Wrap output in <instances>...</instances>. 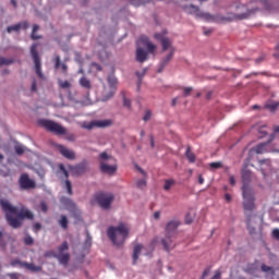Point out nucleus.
Segmentation results:
<instances>
[{
	"label": "nucleus",
	"mask_w": 279,
	"mask_h": 279,
	"mask_svg": "<svg viewBox=\"0 0 279 279\" xmlns=\"http://www.w3.org/2000/svg\"><path fill=\"white\" fill-rule=\"evenodd\" d=\"M0 207L4 213L5 221L14 230L20 229L24 220H34L33 211L24 205L19 209L16 206L10 204L8 199L0 198Z\"/></svg>",
	"instance_id": "obj_1"
},
{
	"label": "nucleus",
	"mask_w": 279,
	"mask_h": 279,
	"mask_svg": "<svg viewBox=\"0 0 279 279\" xmlns=\"http://www.w3.org/2000/svg\"><path fill=\"white\" fill-rule=\"evenodd\" d=\"M129 234L130 229L122 222L118 225V227H109V229H107V236H109L111 243L116 246L123 245Z\"/></svg>",
	"instance_id": "obj_2"
},
{
	"label": "nucleus",
	"mask_w": 279,
	"mask_h": 279,
	"mask_svg": "<svg viewBox=\"0 0 279 279\" xmlns=\"http://www.w3.org/2000/svg\"><path fill=\"white\" fill-rule=\"evenodd\" d=\"M99 169L101 173L114 174L117 171V165L114 158L106 151L99 155Z\"/></svg>",
	"instance_id": "obj_3"
},
{
	"label": "nucleus",
	"mask_w": 279,
	"mask_h": 279,
	"mask_svg": "<svg viewBox=\"0 0 279 279\" xmlns=\"http://www.w3.org/2000/svg\"><path fill=\"white\" fill-rule=\"evenodd\" d=\"M243 199L244 210L252 213L255 209V194L253 189L243 187Z\"/></svg>",
	"instance_id": "obj_4"
},
{
	"label": "nucleus",
	"mask_w": 279,
	"mask_h": 279,
	"mask_svg": "<svg viewBox=\"0 0 279 279\" xmlns=\"http://www.w3.org/2000/svg\"><path fill=\"white\" fill-rule=\"evenodd\" d=\"M43 126L46 128L48 132H51L57 136H63L66 134V129L64 126L51 120H44Z\"/></svg>",
	"instance_id": "obj_5"
},
{
	"label": "nucleus",
	"mask_w": 279,
	"mask_h": 279,
	"mask_svg": "<svg viewBox=\"0 0 279 279\" xmlns=\"http://www.w3.org/2000/svg\"><path fill=\"white\" fill-rule=\"evenodd\" d=\"M38 44H33L31 47V54L33 62L35 63V72L37 76H39L40 80H45V75L41 72V63H40V58H39V52H38Z\"/></svg>",
	"instance_id": "obj_6"
},
{
	"label": "nucleus",
	"mask_w": 279,
	"mask_h": 279,
	"mask_svg": "<svg viewBox=\"0 0 279 279\" xmlns=\"http://www.w3.org/2000/svg\"><path fill=\"white\" fill-rule=\"evenodd\" d=\"M113 194L99 193L98 195H96V202L104 209H109L111 204L113 203Z\"/></svg>",
	"instance_id": "obj_7"
},
{
	"label": "nucleus",
	"mask_w": 279,
	"mask_h": 279,
	"mask_svg": "<svg viewBox=\"0 0 279 279\" xmlns=\"http://www.w3.org/2000/svg\"><path fill=\"white\" fill-rule=\"evenodd\" d=\"M19 184L22 191H28L36 187L35 181L33 179H29V175L27 173L20 175Z\"/></svg>",
	"instance_id": "obj_8"
},
{
	"label": "nucleus",
	"mask_w": 279,
	"mask_h": 279,
	"mask_svg": "<svg viewBox=\"0 0 279 279\" xmlns=\"http://www.w3.org/2000/svg\"><path fill=\"white\" fill-rule=\"evenodd\" d=\"M113 124L111 120H94L88 124H83L82 128L86 130H93L94 128H110Z\"/></svg>",
	"instance_id": "obj_9"
},
{
	"label": "nucleus",
	"mask_w": 279,
	"mask_h": 279,
	"mask_svg": "<svg viewBox=\"0 0 279 279\" xmlns=\"http://www.w3.org/2000/svg\"><path fill=\"white\" fill-rule=\"evenodd\" d=\"M185 11L192 15H195L196 17L209 21L210 20V14L209 13H204L201 11V9L194 4L187 5L185 8Z\"/></svg>",
	"instance_id": "obj_10"
},
{
	"label": "nucleus",
	"mask_w": 279,
	"mask_h": 279,
	"mask_svg": "<svg viewBox=\"0 0 279 279\" xmlns=\"http://www.w3.org/2000/svg\"><path fill=\"white\" fill-rule=\"evenodd\" d=\"M107 81L109 82V85H110V92L109 94H102V98H101L102 101L110 100L114 96L117 90V77H114L113 75H110L107 78Z\"/></svg>",
	"instance_id": "obj_11"
},
{
	"label": "nucleus",
	"mask_w": 279,
	"mask_h": 279,
	"mask_svg": "<svg viewBox=\"0 0 279 279\" xmlns=\"http://www.w3.org/2000/svg\"><path fill=\"white\" fill-rule=\"evenodd\" d=\"M69 171L72 172L73 175L78 177L83 173H86L87 170V163L86 162H80L76 166H69Z\"/></svg>",
	"instance_id": "obj_12"
},
{
	"label": "nucleus",
	"mask_w": 279,
	"mask_h": 279,
	"mask_svg": "<svg viewBox=\"0 0 279 279\" xmlns=\"http://www.w3.org/2000/svg\"><path fill=\"white\" fill-rule=\"evenodd\" d=\"M173 235H168L160 240L161 246H163V251L170 252L175 247V243L173 242Z\"/></svg>",
	"instance_id": "obj_13"
},
{
	"label": "nucleus",
	"mask_w": 279,
	"mask_h": 279,
	"mask_svg": "<svg viewBox=\"0 0 279 279\" xmlns=\"http://www.w3.org/2000/svg\"><path fill=\"white\" fill-rule=\"evenodd\" d=\"M181 222L178 219L170 220L168 225H166L165 232L168 235H174L178 231Z\"/></svg>",
	"instance_id": "obj_14"
},
{
	"label": "nucleus",
	"mask_w": 279,
	"mask_h": 279,
	"mask_svg": "<svg viewBox=\"0 0 279 279\" xmlns=\"http://www.w3.org/2000/svg\"><path fill=\"white\" fill-rule=\"evenodd\" d=\"M241 179L243 181V187H241V190L244 191V186H246L248 190H252L250 186V182H252V171L243 169V171H241Z\"/></svg>",
	"instance_id": "obj_15"
},
{
	"label": "nucleus",
	"mask_w": 279,
	"mask_h": 279,
	"mask_svg": "<svg viewBox=\"0 0 279 279\" xmlns=\"http://www.w3.org/2000/svg\"><path fill=\"white\" fill-rule=\"evenodd\" d=\"M61 204L66 208L68 211L70 213H77L76 204L72 199L62 196L61 197Z\"/></svg>",
	"instance_id": "obj_16"
},
{
	"label": "nucleus",
	"mask_w": 279,
	"mask_h": 279,
	"mask_svg": "<svg viewBox=\"0 0 279 279\" xmlns=\"http://www.w3.org/2000/svg\"><path fill=\"white\" fill-rule=\"evenodd\" d=\"M154 38L161 43L163 51H167L172 46V41L168 38H163L161 34H155Z\"/></svg>",
	"instance_id": "obj_17"
},
{
	"label": "nucleus",
	"mask_w": 279,
	"mask_h": 279,
	"mask_svg": "<svg viewBox=\"0 0 279 279\" xmlns=\"http://www.w3.org/2000/svg\"><path fill=\"white\" fill-rule=\"evenodd\" d=\"M59 153L69 160H75L76 158L75 151L68 149L65 146H59Z\"/></svg>",
	"instance_id": "obj_18"
},
{
	"label": "nucleus",
	"mask_w": 279,
	"mask_h": 279,
	"mask_svg": "<svg viewBox=\"0 0 279 279\" xmlns=\"http://www.w3.org/2000/svg\"><path fill=\"white\" fill-rule=\"evenodd\" d=\"M140 43H142L144 47H147L149 53H154V51H156V45L151 44L147 36L140 37Z\"/></svg>",
	"instance_id": "obj_19"
},
{
	"label": "nucleus",
	"mask_w": 279,
	"mask_h": 279,
	"mask_svg": "<svg viewBox=\"0 0 279 279\" xmlns=\"http://www.w3.org/2000/svg\"><path fill=\"white\" fill-rule=\"evenodd\" d=\"M173 56H174V48H171V51L169 52L168 57H166L163 60H161L159 69H158V73L163 72V69L167 68L169 62L173 59Z\"/></svg>",
	"instance_id": "obj_20"
},
{
	"label": "nucleus",
	"mask_w": 279,
	"mask_h": 279,
	"mask_svg": "<svg viewBox=\"0 0 279 279\" xmlns=\"http://www.w3.org/2000/svg\"><path fill=\"white\" fill-rule=\"evenodd\" d=\"M28 23L27 22H21L19 24H15L13 26H8V33L12 34L13 32H19L21 29H27Z\"/></svg>",
	"instance_id": "obj_21"
},
{
	"label": "nucleus",
	"mask_w": 279,
	"mask_h": 279,
	"mask_svg": "<svg viewBox=\"0 0 279 279\" xmlns=\"http://www.w3.org/2000/svg\"><path fill=\"white\" fill-rule=\"evenodd\" d=\"M78 84H80L81 88H84L86 92H89L93 88L92 81L85 76L80 78Z\"/></svg>",
	"instance_id": "obj_22"
},
{
	"label": "nucleus",
	"mask_w": 279,
	"mask_h": 279,
	"mask_svg": "<svg viewBox=\"0 0 279 279\" xmlns=\"http://www.w3.org/2000/svg\"><path fill=\"white\" fill-rule=\"evenodd\" d=\"M148 58V53L143 48H137L136 50V60L140 63H145Z\"/></svg>",
	"instance_id": "obj_23"
},
{
	"label": "nucleus",
	"mask_w": 279,
	"mask_h": 279,
	"mask_svg": "<svg viewBox=\"0 0 279 279\" xmlns=\"http://www.w3.org/2000/svg\"><path fill=\"white\" fill-rule=\"evenodd\" d=\"M54 258L59 260V264L66 266L69 264V260L71 259V255L69 253H62L54 255Z\"/></svg>",
	"instance_id": "obj_24"
},
{
	"label": "nucleus",
	"mask_w": 279,
	"mask_h": 279,
	"mask_svg": "<svg viewBox=\"0 0 279 279\" xmlns=\"http://www.w3.org/2000/svg\"><path fill=\"white\" fill-rule=\"evenodd\" d=\"M266 143H262L257 146H255L254 148H251L250 153H255L257 155H263L265 153H267L268 150L266 149Z\"/></svg>",
	"instance_id": "obj_25"
},
{
	"label": "nucleus",
	"mask_w": 279,
	"mask_h": 279,
	"mask_svg": "<svg viewBox=\"0 0 279 279\" xmlns=\"http://www.w3.org/2000/svg\"><path fill=\"white\" fill-rule=\"evenodd\" d=\"M143 245L142 244H136L133 247V265H136L138 256L141 255Z\"/></svg>",
	"instance_id": "obj_26"
},
{
	"label": "nucleus",
	"mask_w": 279,
	"mask_h": 279,
	"mask_svg": "<svg viewBox=\"0 0 279 279\" xmlns=\"http://www.w3.org/2000/svg\"><path fill=\"white\" fill-rule=\"evenodd\" d=\"M54 69H62L63 73L68 72V65L65 63L61 64V58L59 56L54 57Z\"/></svg>",
	"instance_id": "obj_27"
},
{
	"label": "nucleus",
	"mask_w": 279,
	"mask_h": 279,
	"mask_svg": "<svg viewBox=\"0 0 279 279\" xmlns=\"http://www.w3.org/2000/svg\"><path fill=\"white\" fill-rule=\"evenodd\" d=\"M258 162L262 166L260 171H262L263 177H266L265 170L270 169V166H271L270 159H260ZM263 166H266L267 168H264Z\"/></svg>",
	"instance_id": "obj_28"
},
{
	"label": "nucleus",
	"mask_w": 279,
	"mask_h": 279,
	"mask_svg": "<svg viewBox=\"0 0 279 279\" xmlns=\"http://www.w3.org/2000/svg\"><path fill=\"white\" fill-rule=\"evenodd\" d=\"M185 157H186L187 161H190V163H195L196 156L193 151H191V147L186 148Z\"/></svg>",
	"instance_id": "obj_29"
},
{
	"label": "nucleus",
	"mask_w": 279,
	"mask_h": 279,
	"mask_svg": "<svg viewBox=\"0 0 279 279\" xmlns=\"http://www.w3.org/2000/svg\"><path fill=\"white\" fill-rule=\"evenodd\" d=\"M22 267L26 268L29 271H40L41 270L40 266H36V265L29 264V263L22 264Z\"/></svg>",
	"instance_id": "obj_30"
},
{
	"label": "nucleus",
	"mask_w": 279,
	"mask_h": 279,
	"mask_svg": "<svg viewBox=\"0 0 279 279\" xmlns=\"http://www.w3.org/2000/svg\"><path fill=\"white\" fill-rule=\"evenodd\" d=\"M58 223H59V226H61V228L63 230H68L69 220H68L66 216L62 215L61 218L58 220Z\"/></svg>",
	"instance_id": "obj_31"
},
{
	"label": "nucleus",
	"mask_w": 279,
	"mask_h": 279,
	"mask_svg": "<svg viewBox=\"0 0 279 279\" xmlns=\"http://www.w3.org/2000/svg\"><path fill=\"white\" fill-rule=\"evenodd\" d=\"M59 175L63 177V178H69V172L66 171L65 165L63 163H59V171H58Z\"/></svg>",
	"instance_id": "obj_32"
},
{
	"label": "nucleus",
	"mask_w": 279,
	"mask_h": 279,
	"mask_svg": "<svg viewBox=\"0 0 279 279\" xmlns=\"http://www.w3.org/2000/svg\"><path fill=\"white\" fill-rule=\"evenodd\" d=\"M175 184V181L173 179H168L165 180V185H163V190L165 191H170V189H172V186Z\"/></svg>",
	"instance_id": "obj_33"
},
{
	"label": "nucleus",
	"mask_w": 279,
	"mask_h": 279,
	"mask_svg": "<svg viewBox=\"0 0 279 279\" xmlns=\"http://www.w3.org/2000/svg\"><path fill=\"white\" fill-rule=\"evenodd\" d=\"M251 221H252V216H250L246 219V229L248 230L250 234L253 235V234H255V228L252 227Z\"/></svg>",
	"instance_id": "obj_34"
},
{
	"label": "nucleus",
	"mask_w": 279,
	"mask_h": 279,
	"mask_svg": "<svg viewBox=\"0 0 279 279\" xmlns=\"http://www.w3.org/2000/svg\"><path fill=\"white\" fill-rule=\"evenodd\" d=\"M39 31V26L38 25H33V31H32V39L33 40H38L40 39V36L36 35V33Z\"/></svg>",
	"instance_id": "obj_35"
},
{
	"label": "nucleus",
	"mask_w": 279,
	"mask_h": 279,
	"mask_svg": "<svg viewBox=\"0 0 279 279\" xmlns=\"http://www.w3.org/2000/svg\"><path fill=\"white\" fill-rule=\"evenodd\" d=\"M58 84H59V87L63 89L71 88L72 86V84L69 81H59Z\"/></svg>",
	"instance_id": "obj_36"
},
{
	"label": "nucleus",
	"mask_w": 279,
	"mask_h": 279,
	"mask_svg": "<svg viewBox=\"0 0 279 279\" xmlns=\"http://www.w3.org/2000/svg\"><path fill=\"white\" fill-rule=\"evenodd\" d=\"M258 9H251L248 10L246 13H242L239 15V19L241 20H245L247 19L251 14H253L255 11H257Z\"/></svg>",
	"instance_id": "obj_37"
},
{
	"label": "nucleus",
	"mask_w": 279,
	"mask_h": 279,
	"mask_svg": "<svg viewBox=\"0 0 279 279\" xmlns=\"http://www.w3.org/2000/svg\"><path fill=\"white\" fill-rule=\"evenodd\" d=\"M260 269H262L263 272H271V275H275L274 268H271V267L268 266V265L263 264V265L260 266Z\"/></svg>",
	"instance_id": "obj_38"
},
{
	"label": "nucleus",
	"mask_w": 279,
	"mask_h": 279,
	"mask_svg": "<svg viewBox=\"0 0 279 279\" xmlns=\"http://www.w3.org/2000/svg\"><path fill=\"white\" fill-rule=\"evenodd\" d=\"M69 244L68 242H63L59 247H58V254H63V252L68 251Z\"/></svg>",
	"instance_id": "obj_39"
},
{
	"label": "nucleus",
	"mask_w": 279,
	"mask_h": 279,
	"mask_svg": "<svg viewBox=\"0 0 279 279\" xmlns=\"http://www.w3.org/2000/svg\"><path fill=\"white\" fill-rule=\"evenodd\" d=\"M10 264H11V267H16V266L23 267V264H25V262H21L20 259L15 258L11 260Z\"/></svg>",
	"instance_id": "obj_40"
},
{
	"label": "nucleus",
	"mask_w": 279,
	"mask_h": 279,
	"mask_svg": "<svg viewBox=\"0 0 279 279\" xmlns=\"http://www.w3.org/2000/svg\"><path fill=\"white\" fill-rule=\"evenodd\" d=\"M136 186H137L140 190H143L144 187H146V180H145V179H140V180H137Z\"/></svg>",
	"instance_id": "obj_41"
},
{
	"label": "nucleus",
	"mask_w": 279,
	"mask_h": 279,
	"mask_svg": "<svg viewBox=\"0 0 279 279\" xmlns=\"http://www.w3.org/2000/svg\"><path fill=\"white\" fill-rule=\"evenodd\" d=\"M209 168H211L213 170L221 169L222 168V162H210Z\"/></svg>",
	"instance_id": "obj_42"
},
{
	"label": "nucleus",
	"mask_w": 279,
	"mask_h": 279,
	"mask_svg": "<svg viewBox=\"0 0 279 279\" xmlns=\"http://www.w3.org/2000/svg\"><path fill=\"white\" fill-rule=\"evenodd\" d=\"M64 184H65L68 194H69V195H73V190H72V183H71V181L66 180V181L64 182Z\"/></svg>",
	"instance_id": "obj_43"
},
{
	"label": "nucleus",
	"mask_w": 279,
	"mask_h": 279,
	"mask_svg": "<svg viewBox=\"0 0 279 279\" xmlns=\"http://www.w3.org/2000/svg\"><path fill=\"white\" fill-rule=\"evenodd\" d=\"M12 63H13L12 60H9L7 58H0V66H2V65H10Z\"/></svg>",
	"instance_id": "obj_44"
},
{
	"label": "nucleus",
	"mask_w": 279,
	"mask_h": 279,
	"mask_svg": "<svg viewBox=\"0 0 279 279\" xmlns=\"http://www.w3.org/2000/svg\"><path fill=\"white\" fill-rule=\"evenodd\" d=\"M24 243L25 245L31 246L34 244V239L31 235H26L24 239Z\"/></svg>",
	"instance_id": "obj_45"
},
{
	"label": "nucleus",
	"mask_w": 279,
	"mask_h": 279,
	"mask_svg": "<svg viewBox=\"0 0 279 279\" xmlns=\"http://www.w3.org/2000/svg\"><path fill=\"white\" fill-rule=\"evenodd\" d=\"M15 153H16V155L21 156V155H23L25 153V149H24L23 146L16 145L15 146Z\"/></svg>",
	"instance_id": "obj_46"
},
{
	"label": "nucleus",
	"mask_w": 279,
	"mask_h": 279,
	"mask_svg": "<svg viewBox=\"0 0 279 279\" xmlns=\"http://www.w3.org/2000/svg\"><path fill=\"white\" fill-rule=\"evenodd\" d=\"M278 107H279V102H272L270 105H266V108L270 109L271 111L277 110Z\"/></svg>",
	"instance_id": "obj_47"
},
{
	"label": "nucleus",
	"mask_w": 279,
	"mask_h": 279,
	"mask_svg": "<svg viewBox=\"0 0 279 279\" xmlns=\"http://www.w3.org/2000/svg\"><path fill=\"white\" fill-rule=\"evenodd\" d=\"M157 243H158V239L157 238H155L153 241H150V243H149L150 251H154V248H156Z\"/></svg>",
	"instance_id": "obj_48"
},
{
	"label": "nucleus",
	"mask_w": 279,
	"mask_h": 279,
	"mask_svg": "<svg viewBox=\"0 0 279 279\" xmlns=\"http://www.w3.org/2000/svg\"><path fill=\"white\" fill-rule=\"evenodd\" d=\"M221 270H216V272H214V276L210 279H221Z\"/></svg>",
	"instance_id": "obj_49"
},
{
	"label": "nucleus",
	"mask_w": 279,
	"mask_h": 279,
	"mask_svg": "<svg viewBox=\"0 0 279 279\" xmlns=\"http://www.w3.org/2000/svg\"><path fill=\"white\" fill-rule=\"evenodd\" d=\"M193 93V87H184V97H189Z\"/></svg>",
	"instance_id": "obj_50"
},
{
	"label": "nucleus",
	"mask_w": 279,
	"mask_h": 279,
	"mask_svg": "<svg viewBox=\"0 0 279 279\" xmlns=\"http://www.w3.org/2000/svg\"><path fill=\"white\" fill-rule=\"evenodd\" d=\"M151 119V111H145V114H144V117H143V120L145 121V122H147L148 120H150Z\"/></svg>",
	"instance_id": "obj_51"
},
{
	"label": "nucleus",
	"mask_w": 279,
	"mask_h": 279,
	"mask_svg": "<svg viewBox=\"0 0 279 279\" xmlns=\"http://www.w3.org/2000/svg\"><path fill=\"white\" fill-rule=\"evenodd\" d=\"M39 230H41V225L36 222L35 226H33V232L38 233Z\"/></svg>",
	"instance_id": "obj_52"
},
{
	"label": "nucleus",
	"mask_w": 279,
	"mask_h": 279,
	"mask_svg": "<svg viewBox=\"0 0 279 279\" xmlns=\"http://www.w3.org/2000/svg\"><path fill=\"white\" fill-rule=\"evenodd\" d=\"M272 238L277 241H279V229L272 230Z\"/></svg>",
	"instance_id": "obj_53"
},
{
	"label": "nucleus",
	"mask_w": 279,
	"mask_h": 279,
	"mask_svg": "<svg viewBox=\"0 0 279 279\" xmlns=\"http://www.w3.org/2000/svg\"><path fill=\"white\" fill-rule=\"evenodd\" d=\"M123 106L131 108V100L125 98V96H123Z\"/></svg>",
	"instance_id": "obj_54"
},
{
	"label": "nucleus",
	"mask_w": 279,
	"mask_h": 279,
	"mask_svg": "<svg viewBox=\"0 0 279 279\" xmlns=\"http://www.w3.org/2000/svg\"><path fill=\"white\" fill-rule=\"evenodd\" d=\"M3 233L0 231V247L4 248L7 246V242L2 240Z\"/></svg>",
	"instance_id": "obj_55"
},
{
	"label": "nucleus",
	"mask_w": 279,
	"mask_h": 279,
	"mask_svg": "<svg viewBox=\"0 0 279 279\" xmlns=\"http://www.w3.org/2000/svg\"><path fill=\"white\" fill-rule=\"evenodd\" d=\"M40 208H41V211H43V213H47V210H48L47 204H46L45 202H43V203L40 204Z\"/></svg>",
	"instance_id": "obj_56"
},
{
	"label": "nucleus",
	"mask_w": 279,
	"mask_h": 279,
	"mask_svg": "<svg viewBox=\"0 0 279 279\" xmlns=\"http://www.w3.org/2000/svg\"><path fill=\"white\" fill-rule=\"evenodd\" d=\"M229 182H230V185H231V186H234V184H236V180L234 179L233 175H231V177L229 178Z\"/></svg>",
	"instance_id": "obj_57"
},
{
	"label": "nucleus",
	"mask_w": 279,
	"mask_h": 279,
	"mask_svg": "<svg viewBox=\"0 0 279 279\" xmlns=\"http://www.w3.org/2000/svg\"><path fill=\"white\" fill-rule=\"evenodd\" d=\"M54 255H57V254H54V252H46V253H44V257H46V258L51 257V256L54 257Z\"/></svg>",
	"instance_id": "obj_58"
},
{
	"label": "nucleus",
	"mask_w": 279,
	"mask_h": 279,
	"mask_svg": "<svg viewBox=\"0 0 279 279\" xmlns=\"http://www.w3.org/2000/svg\"><path fill=\"white\" fill-rule=\"evenodd\" d=\"M205 183V179L202 174H198V184L203 185Z\"/></svg>",
	"instance_id": "obj_59"
},
{
	"label": "nucleus",
	"mask_w": 279,
	"mask_h": 279,
	"mask_svg": "<svg viewBox=\"0 0 279 279\" xmlns=\"http://www.w3.org/2000/svg\"><path fill=\"white\" fill-rule=\"evenodd\" d=\"M154 218H155V220H159V218H161V213L160 211H155Z\"/></svg>",
	"instance_id": "obj_60"
},
{
	"label": "nucleus",
	"mask_w": 279,
	"mask_h": 279,
	"mask_svg": "<svg viewBox=\"0 0 279 279\" xmlns=\"http://www.w3.org/2000/svg\"><path fill=\"white\" fill-rule=\"evenodd\" d=\"M36 90H37L36 81L33 80V82H32V92H36Z\"/></svg>",
	"instance_id": "obj_61"
},
{
	"label": "nucleus",
	"mask_w": 279,
	"mask_h": 279,
	"mask_svg": "<svg viewBox=\"0 0 279 279\" xmlns=\"http://www.w3.org/2000/svg\"><path fill=\"white\" fill-rule=\"evenodd\" d=\"M68 141L70 142H73L76 140L75 135L74 134H70L68 137H66Z\"/></svg>",
	"instance_id": "obj_62"
},
{
	"label": "nucleus",
	"mask_w": 279,
	"mask_h": 279,
	"mask_svg": "<svg viewBox=\"0 0 279 279\" xmlns=\"http://www.w3.org/2000/svg\"><path fill=\"white\" fill-rule=\"evenodd\" d=\"M145 74H146V70H144L143 71V73H136V76L138 77V78H143L144 76H145Z\"/></svg>",
	"instance_id": "obj_63"
},
{
	"label": "nucleus",
	"mask_w": 279,
	"mask_h": 279,
	"mask_svg": "<svg viewBox=\"0 0 279 279\" xmlns=\"http://www.w3.org/2000/svg\"><path fill=\"white\" fill-rule=\"evenodd\" d=\"M264 59H265V57H259V58H257V59L255 60V63H256V64H259V63H262V62L264 61Z\"/></svg>",
	"instance_id": "obj_64"
}]
</instances>
